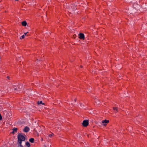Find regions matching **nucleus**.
Listing matches in <instances>:
<instances>
[{
	"mask_svg": "<svg viewBox=\"0 0 147 147\" xmlns=\"http://www.w3.org/2000/svg\"><path fill=\"white\" fill-rule=\"evenodd\" d=\"M37 104H38V105H40V104H42V105H45V104L43 103L42 101H38L37 102Z\"/></svg>",
	"mask_w": 147,
	"mask_h": 147,
	"instance_id": "9d476101",
	"label": "nucleus"
},
{
	"mask_svg": "<svg viewBox=\"0 0 147 147\" xmlns=\"http://www.w3.org/2000/svg\"><path fill=\"white\" fill-rule=\"evenodd\" d=\"M53 134H50L49 135V137H51V136H53Z\"/></svg>",
	"mask_w": 147,
	"mask_h": 147,
	"instance_id": "ddd939ff",
	"label": "nucleus"
},
{
	"mask_svg": "<svg viewBox=\"0 0 147 147\" xmlns=\"http://www.w3.org/2000/svg\"><path fill=\"white\" fill-rule=\"evenodd\" d=\"M25 145L27 147H30V144L27 141L25 143Z\"/></svg>",
	"mask_w": 147,
	"mask_h": 147,
	"instance_id": "0eeeda50",
	"label": "nucleus"
},
{
	"mask_svg": "<svg viewBox=\"0 0 147 147\" xmlns=\"http://www.w3.org/2000/svg\"><path fill=\"white\" fill-rule=\"evenodd\" d=\"M80 67H82V66H80Z\"/></svg>",
	"mask_w": 147,
	"mask_h": 147,
	"instance_id": "4be33fe9",
	"label": "nucleus"
},
{
	"mask_svg": "<svg viewBox=\"0 0 147 147\" xmlns=\"http://www.w3.org/2000/svg\"><path fill=\"white\" fill-rule=\"evenodd\" d=\"M17 136V144L18 147H24L22 145V142L26 140V136L24 134L18 133Z\"/></svg>",
	"mask_w": 147,
	"mask_h": 147,
	"instance_id": "f257e3e1",
	"label": "nucleus"
},
{
	"mask_svg": "<svg viewBox=\"0 0 147 147\" xmlns=\"http://www.w3.org/2000/svg\"><path fill=\"white\" fill-rule=\"evenodd\" d=\"M24 129H29V127L28 126H26L24 127Z\"/></svg>",
	"mask_w": 147,
	"mask_h": 147,
	"instance_id": "4468645a",
	"label": "nucleus"
},
{
	"mask_svg": "<svg viewBox=\"0 0 147 147\" xmlns=\"http://www.w3.org/2000/svg\"><path fill=\"white\" fill-rule=\"evenodd\" d=\"M13 129H18L16 127H15V128H13Z\"/></svg>",
	"mask_w": 147,
	"mask_h": 147,
	"instance_id": "412c9836",
	"label": "nucleus"
},
{
	"mask_svg": "<svg viewBox=\"0 0 147 147\" xmlns=\"http://www.w3.org/2000/svg\"><path fill=\"white\" fill-rule=\"evenodd\" d=\"M7 78L8 80L9 79V76H7Z\"/></svg>",
	"mask_w": 147,
	"mask_h": 147,
	"instance_id": "f3484780",
	"label": "nucleus"
},
{
	"mask_svg": "<svg viewBox=\"0 0 147 147\" xmlns=\"http://www.w3.org/2000/svg\"><path fill=\"white\" fill-rule=\"evenodd\" d=\"M24 35H22L21 36V37L22 38H24Z\"/></svg>",
	"mask_w": 147,
	"mask_h": 147,
	"instance_id": "2eb2a0df",
	"label": "nucleus"
},
{
	"mask_svg": "<svg viewBox=\"0 0 147 147\" xmlns=\"http://www.w3.org/2000/svg\"><path fill=\"white\" fill-rule=\"evenodd\" d=\"M22 25L24 26H26L27 25V23L25 21L22 22Z\"/></svg>",
	"mask_w": 147,
	"mask_h": 147,
	"instance_id": "1a4fd4ad",
	"label": "nucleus"
},
{
	"mask_svg": "<svg viewBox=\"0 0 147 147\" xmlns=\"http://www.w3.org/2000/svg\"><path fill=\"white\" fill-rule=\"evenodd\" d=\"M113 110L116 111H118L117 107H113Z\"/></svg>",
	"mask_w": 147,
	"mask_h": 147,
	"instance_id": "f8f14e48",
	"label": "nucleus"
},
{
	"mask_svg": "<svg viewBox=\"0 0 147 147\" xmlns=\"http://www.w3.org/2000/svg\"><path fill=\"white\" fill-rule=\"evenodd\" d=\"M30 129H23L24 131L25 132H28L30 131Z\"/></svg>",
	"mask_w": 147,
	"mask_h": 147,
	"instance_id": "9b49d317",
	"label": "nucleus"
},
{
	"mask_svg": "<svg viewBox=\"0 0 147 147\" xmlns=\"http://www.w3.org/2000/svg\"><path fill=\"white\" fill-rule=\"evenodd\" d=\"M23 85L22 84H20L18 86H14L13 87V88L15 90V92L16 93H19L21 91Z\"/></svg>",
	"mask_w": 147,
	"mask_h": 147,
	"instance_id": "f03ea898",
	"label": "nucleus"
},
{
	"mask_svg": "<svg viewBox=\"0 0 147 147\" xmlns=\"http://www.w3.org/2000/svg\"><path fill=\"white\" fill-rule=\"evenodd\" d=\"M13 130V131H12L11 133V134H14L15 133H16L17 132V131L18 129H12Z\"/></svg>",
	"mask_w": 147,
	"mask_h": 147,
	"instance_id": "6e6552de",
	"label": "nucleus"
},
{
	"mask_svg": "<svg viewBox=\"0 0 147 147\" xmlns=\"http://www.w3.org/2000/svg\"><path fill=\"white\" fill-rule=\"evenodd\" d=\"M34 139L33 138H30L29 139V141L31 143H33L34 142Z\"/></svg>",
	"mask_w": 147,
	"mask_h": 147,
	"instance_id": "423d86ee",
	"label": "nucleus"
},
{
	"mask_svg": "<svg viewBox=\"0 0 147 147\" xmlns=\"http://www.w3.org/2000/svg\"><path fill=\"white\" fill-rule=\"evenodd\" d=\"M89 122L88 120H84L83 121L82 123V125L84 127H86L88 125Z\"/></svg>",
	"mask_w": 147,
	"mask_h": 147,
	"instance_id": "20e7f679",
	"label": "nucleus"
},
{
	"mask_svg": "<svg viewBox=\"0 0 147 147\" xmlns=\"http://www.w3.org/2000/svg\"><path fill=\"white\" fill-rule=\"evenodd\" d=\"M41 141H43V139L42 138L40 140Z\"/></svg>",
	"mask_w": 147,
	"mask_h": 147,
	"instance_id": "a211bd4d",
	"label": "nucleus"
},
{
	"mask_svg": "<svg viewBox=\"0 0 147 147\" xmlns=\"http://www.w3.org/2000/svg\"><path fill=\"white\" fill-rule=\"evenodd\" d=\"M27 33V32L24 33V36L25 35H26Z\"/></svg>",
	"mask_w": 147,
	"mask_h": 147,
	"instance_id": "6ab92c4d",
	"label": "nucleus"
},
{
	"mask_svg": "<svg viewBox=\"0 0 147 147\" xmlns=\"http://www.w3.org/2000/svg\"><path fill=\"white\" fill-rule=\"evenodd\" d=\"M44 146L45 147H46V144H44Z\"/></svg>",
	"mask_w": 147,
	"mask_h": 147,
	"instance_id": "aec40b11",
	"label": "nucleus"
},
{
	"mask_svg": "<svg viewBox=\"0 0 147 147\" xmlns=\"http://www.w3.org/2000/svg\"><path fill=\"white\" fill-rule=\"evenodd\" d=\"M79 37L81 39H82L83 40H84V34L82 33H80L79 34Z\"/></svg>",
	"mask_w": 147,
	"mask_h": 147,
	"instance_id": "39448f33",
	"label": "nucleus"
},
{
	"mask_svg": "<svg viewBox=\"0 0 147 147\" xmlns=\"http://www.w3.org/2000/svg\"><path fill=\"white\" fill-rule=\"evenodd\" d=\"M81 106L82 107H83L84 106V105H81Z\"/></svg>",
	"mask_w": 147,
	"mask_h": 147,
	"instance_id": "dca6fc26",
	"label": "nucleus"
},
{
	"mask_svg": "<svg viewBox=\"0 0 147 147\" xmlns=\"http://www.w3.org/2000/svg\"><path fill=\"white\" fill-rule=\"evenodd\" d=\"M109 120L105 119L102 121L101 124L102 125L106 126L107 125V124L109 123Z\"/></svg>",
	"mask_w": 147,
	"mask_h": 147,
	"instance_id": "7ed1b4c3",
	"label": "nucleus"
}]
</instances>
